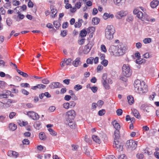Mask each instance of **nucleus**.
<instances>
[{
	"instance_id": "25",
	"label": "nucleus",
	"mask_w": 159,
	"mask_h": 159,
	"mask_svg": "<svg viewBox=\"0 0 159 159\" xmlns=\"http://www.w3.org/2000/svg\"><path fill=\"white\" fill-rule=\"evenodd\" d=\"M34 127L37 129H39L41 126V123L39 121H36L34 124Z\"/></svg>"
},
{
	"instance_id": "60",
	"label": "nucleus",
	"mask_w": 159,
	"mask_h": 159,
	"mask_svg": "<svg viewBox=\"0 0 159 159\" xmlns=\"http://www.w3.org/2000/svg\"><path fill=\"white\" fill-rule=\"evenodd\" d=\"M103 104L104 102L101 100H100L98 101L97 105L99 107H102Z\"/></svg>"
},
{
	"instance_id": "62",
	"label": "nucleus",
	"mask_w": 159,
	"mask_h": 159,
	"mask_svg": "<svg viewBox=\"0 0 159 159\" xmlns=\"http://www.w3.org/2000/svg\"><path fill=\"white\" fill-rule=\"evenodd\" d=\"M71 98V96L66 95L64 97V99L66 101H68L70 100Z\"/></svg>"
},
{
	"instance_id": "36",
	"label": "nucleus",
	"mask_w": 159,
	"mask_h": 159,
	"mask_svg": "<svg viewBox=\"0 0 159 159\" xmlns=\"http://www.w3.org/2000/svg\"><path fill=\"white\" fill-rule=\"evenodd\" d=\"M12 21L10 18H8L7 19L6 22L8 25L10 26L12 23Z\"/></svg>"
},
{
	"instance_id": "42",
	"label": "nucleus",
	"mask_w": 159,
	"mask_h": 159,
	"mask_svg": "<svg viewBox=\"0 0 159 159\" xmlns=\"http://www.w3.org/2000/svg\"><path fill=\"white\" fill-rule=\"evenodd\" d=\"M106 111L104 109H102L100 110L98 112V114L100 116L104 115Z\"/></svg>"
},
{
	"instance_id": "40",
	"label": "nucleus",
	"mask_w": 159,
	"mask_h": 159,
	"mask_svg": "<svg viewBox=\"0 0 159 159\" xmlns=\"http://www.w3.org/2000/svg\"><path fill=\"white\" fill-rule=\"evenodd\" d=\"M151 42V39L150 38L144 39L143 40V42L145 44L149 43Z\"/></svg>"
},
{
	"instance_id": "24",
	"label": "nucleus",
	"mask_w": 159,
	"mask_h": 159,
	"mask_svg": "<svg viewBox=\"0 0 159 159\" xmlns=\"http://www.w3.org/2000/svg\"><path fill=\"white\" fill-rule=\"evenodd\" d=\"M50 8L51 9V13L52 14V17L54 18L56 16L57 11L56 9L53 8L52 7H50Z\"/></svg>"
},
{
	"instance_id": "53",
	"label": "nucleus",
	"mask_w": 159,
	"mask_h": 159,
	"mask_svg": "<svg viewBox=\"0 0 159 159\" xmlns=\"http://www.w3.org/2000/svg\"><path fill=\"white\" fill-rule=\"evenodd\" d=\"M82 25V24L80 23V22H79L78 21V22H76L75 24V28H80V27Z\"/></svg>"
},
{
	"instance_id": "64",
	"label": "nucleus",
	"mask_w": 159,
	"mask_h": 159,
	"mask_svg": "<svg viewBox=\"0 0 159 159\" xmlns=\"http://www.w3.org/2000/svg\"><path fill=\"white\" fill-rule=\"evenodd\" d=\"M119 159H126V157L124 154L120 155L119 157Z\"/></svg>"
},
{
	"instance_id": "20",
	"label": "nucleus",
	"mask_w": 159,
	"mask_h": 159,
	"mask_svg": "<svg viewBox=\"0 0 159 159\" xmlns=\"http://www.w3.org/2000/svg\"><path fill=\"white\" fill-rule=\"evenodd\" d=\"M113 1L115 4L120 6L124 4L126 0H113Z\"/></svg>"
},
{
	"instance_id": "19",
	"label": "nucleus",
	"mask_w": 159,
	"mask_h": 159,
	"mask_svg": "<svg viewBox=\"0 0 159 159\" xmlns=\"http://www.w3.org/2000/svg\"><path fill=\"white\" fill-rule=\"evenodd\" d=\"M80 57L77 58L75 60L73 61V65L75 67H77L81 64V62L80 61Z\"/></svg>"
},
{
	"instance_id": "7",
	"label": "nucleus",
	"mask_w": 159,
	"mask_h": 159,
	"mask_svg": "<svg viewBox=\"0 0 159 159\" xmlns=\"http://www.w3.org/2000/svg\"><path fill=\"white\" fill-rule=\"evenodd\" d=\"M126 145L128 148L131 150H134L137 146V142L132 139L127 140L126 142Z\"/></svg>"
},
{
	"instance_id": "44",
	"label": "nucleus",
	"mask_w": 159,
	"mask_h": 159,
	"mask_svg": "<svg viewBox=\"0 0 159 159\" xmlns=\"http://www.w3.org/2000/svg\"><path fill=\"white\" fill-rule=\"evenodd\" d=\"M90 88L91 89L92 92L95 93L98 90V88L96 86L90 87Z\"/></svg>"
},
{
	"instance_id": "30",
	"label": "nucleus",
	"mask_w": 159,
	"mask_h": 159,
	"mask_svg": "<svg viewBox=\"0 0 159 159\" xmlns=\"http://www.w3.org/2000/svg\"><path fill=\"white\" fill-rule=\"evenodd\" d=\"M39 137L40 139L42 140H45L46 138L45 134L43 132H40L39 134Z\"/></svg>"
},
{
	"instance_id": "17",
	"label": "nucleus",
	"mask_w": 159,
	"mask_h": 159,
	"mask_svg": "<svg viewBox=\"0 0 159 159\" xmlns=\"http://www.w3.org/2000/svg\"><path fill=\"white\" fill-rule=\"evenodd\" d=\"M112 123L113 126L116 130L120 129V126L117 121H116V120H114L112 121Z\"/></svg>"
},
{
	"instance_id": "33",
	"label": "nucleus",
	"mask_w": 159,
	"mask_h": 159,
	"mask_svg": "<svg viewBox=\"0 0 159 159\" xmlns=\"http://www.w3.org/2000/svg\"><path fill=\"white\" fill-rule=\"evenodd\" d=\"M16 71L20 75H22L24 77H28V74L25 72H24L22 71H21L20 70L17 69Z\"/></svg>"
},
{
	"instance_id": "16",
	"label": "nucleus",
	"mask_w": 159,
	"mask_h": 159,
	"mask_svg": "<svg viewBox=\"0 0 159 159\" xmlns=\"http://www.w3.org/2000/svg\"><path fill=\"white\" fill-rule=\"evenodd\" d=\"M65 123L71 128H74L76 126V124L74 122V120H71V121H68L66 120Z\"/></svg>"
},
{
	"instance_id": "21",
	"label": "nucleus",
	"mask_w": 159,
	"mask_h": 159,
	"mask_svg": "<svg viewBox=\"0 0 159 159\" xmlns=\"http://www.w3.org/2000/svg\"><path fill=\"white\" fill-rule=\"evenodd\" d=\"M92 138L93 140L97 143L100 144L101 143V140L98 136L93 135L92 136Z\"/></svg>"
},
{
	"instance_id": "32",
	"label": "nucleus",
	"mask_w": 159,
	"mask_h": 159,
	"mask_svg": "<svg viewBox=\"0 0 159 159\" xmlns=\"http://www.w3.org/2000/svg\"><path fill=\"white\" fill-rule=\"evenodd\" d=\"M87 34V32L85 29L81 30L80 33V35L82 37H84L86 36Z\"/></svg>"
},
{
	"instance_id": "26",
	"label": "nucleus",
	"mask_w": 159,
	"mask_h": 159,
	"mask_svg": "<svg viewBox=\"0 0 159 159\" xmlns=\"http://www.w3.org/2000/svg\"><path fill=\"white\" fill-rule=\"evenodd\" d=\"M91 48V47H89V44H87L84 47V52L85 54L88 53L90 51Z\"/></svg>"
},
{
	"instance_id": "43",
	"label": "nucleus",
	"mask_w": 159,
	"mask_h": 159,
	"mask_svg": "<svg viewBox=\"0 0 159 159\" xmlns=\"http://www.w3.org/2000/svg\"><path fill=\"white\" fill-rule=\"evenodd\" d=\"M72 60L71 58H68L66 60L65 63L66 65H70Z\"/></svg>"
},
{
	"instance_id": "2",
	"label": "nucleus",
	"mask_w": 159,
	"mask_h": 159,
	"mask_svg": "<svg viewBox=\"0 0 159 159\" xmlns=\"http://www.w3.org/2000/svg\"><path fill=\"white\" fill-rule=\"evenodd\" d=\"M115 32V28L113 25L107 26L105 30V36L107 39L111 40L113 38V35Z\"/></svg>"
},
{
	"instance_id": "50",
	"label": "nucleus",
	"mask_w": 159,
	"mask_h": 159,
	"mask_svg": "<svg viewBox=\"0 0 159 159\" xmlns=\"http://www.w3.org/2000/svg\"><path fill=\"white\" fill-rule=\"evenodd\" d=\"M20 86L22 87H30V85L29 84L27 83H22L21 84Z\"/></svg>"
},
{
	"instance_id": "47",
	"label": "nucleus",
	"mask_w": 159,
	"mask_h": 159,
	"mask_svg": "<svg viewBox=\"0 0 159 159\" xmlns=\"http://www.w3.org/2000/svg\"><path fill=\"white\" fill-rule=\"evenodd\" d=\"M63 107L66 109H68L69 107V104L68 102L64 103L63 105Z\"/></svg>"
},
{
	"instance_id": "31",
	"label": "nucleus",
	"mask_w": 159,
	"mask_h": 159,
	"mask_svg": "<svg viewBox=\"0 0 159 159\" xmlns=\"http://www.w3.org/2000/svg\"><path fill=\"white\" fill-rule=\"evenodd\" d=\"M99 21V19L97 17L93 18L92 20V23H93L94 25L98 24Z\"/></svg>"
},
{
	"instance_id": "5",
	"label": "nucleus",
	"mask_w": 159,
	"mask_h": 159,
	"mask_svg": "<svg viewBox=\"0 0 159 159\" xmlns=\"http://www.w3.org/2000/svg\"><path fill=\"white\" fill-rule=\"evenodd\" d=\"M76 114L75 111L74 110H71L66 112V120L68 121L74 120Z\"/></svg>"
},
{
	"instance_id": "8",
	"label": "nucleus",
	"mask_w": 159,
	"mask_h": 159,
	"mask_svg": "<svg viewBox=\"0 0 159 159\" xmlns=\"http://www.w3.org/2000/svg\"><path fill=\"white\" fill-rule=\"evenodd\" d=\"M27 115L34 120H37L39 118V115L33 111H29L27 112Z\"/></svg>"
},
{
	"instance_id": "6",
	"label": "nucleus",
	"mask_w": 159,
	"mask_h": 159,
	"mask_svg": "<svg viewBox=\"0 0 159 159\" xmlns=\"http://www.w3.org/2000/svg\"><path fill=\"white\" fill-rule=\"evenodd\" d=\"M118 48L117 49L116 56H119L124 54L127 50V48L126 46L124 44L119 45L117 46Z\"/></svg>"
},
{
	"instance_id": "59",
	"label": "nucleus",
	"mask_w": 159,
	"mask_h": 159,
	"mask_svg": "<svg viewBox=\"0 0 159 159\" xmlns=\"http://www.w3.org/2000/svg\"><path fill=\"white\" fill-rule=\"evenodd\" d=\"M137 157L139 159H142L144 157V155L143 154H138L137 155Z\"/></svg>"
},
{
	"instance_id": "46",
	"label": "nucleus",
	"mask_w": 159,
	"mask_h": 159,
	"mask_svg": "<svg viewBox=\"0 0 159 159\" xmlns=\"http://www.w3.org/2000/svg\"><path fill=\"white\" fill-rule=\"evenodd\" d=\"M123 111L121 109H118L116 111V113L118 116H121L122 115Z\"/></svg>"
},
{
	"instance_id": "37",
	"label": "nucleus",
	"mask_w": 159,
	"mask_h": 159,
	"mask_svg": "<svg viewBox=\"0 0 159 159\" xmlns=\"http://www.w3.org/2000/svg\"><path fill=\"white\" fill-rule=\"evenodd\" d=\"M94 60V58L93 57H90L88 58L87 61L86 62L88 64H92L93 63V61Z\"/></svg>"
},
{
	"instance_id": "22",
	"label": "nucleus",
	"mask_w": 159,
	"mask_h": 159,
	"mask_svg": "<svg viewBox=\"0 0 159 159\" xmlns=\"http://www.w3.org/2000/svg\"><path fill=\"white\" fill-rule=\"evenodd\" d=\"M158 1L157 0H153L150 3V6L152 8H156L158 5Z\"/></svg>"
},
{
	"instance_id": "18",
	"label": "nucleus",
	"mask_w": 159,
	"mask_h": 159,
	"mask_svg": "<svg viewBox=\"0 0 159 159\" xmlns=\"http://www.w3.org/2000/svg\"><path fill=\"white\" fill-rule=\"evenodd\" d=\"M46 87V86L42 84H38L36 86H32L31 88V89L34 90H36L38 89H40L41 88L44 89Z\"/></svg>"
},
{
	"instance_id": "41",
	"label": "nucleus",
	"mask_w": 159,
	"mask_h": 159,
	"mask_svg": "<svg viewBox=\"0 0 159 159\" xmlns=\"http://www.w3.org/2000/svg\"><path fill=\"white\" fill-rule=\"evenodd\" d=\"M17 13L18 14L17 17L19 18L20 19H23L24 17L25 16L23 14H21L20 13L19 11H18Z\"/></svg>"
},
{
	"instance_id": "51",
	"label": "nucleus",
	"mask_w": 159,
	"mask_h": 159,
	"mask_svg": "<svg viewBox=\"0 0 159 159\" xmlns=\"http://www.w3.org/2000/svg\"><path fill=\"white\" fill-rule=\"evenodd\" d=\"M16 114V113L15 112H11L10 113L9 117L10 119H12Z\"/></svg>"
},
{
	"instance_id": "54",
	"label": "nucleus",
	"mask_w": 159,
	"mask_h": 159,
	"mask_svg": "<svg viewBox=\"0 0 159 159\" xmlns=\"http://www.w3.org/2000/svg\"><path fill=\"white\" fill-rule=\"evenodd\" d=\"M56 109V107L55 106H52L49 107L48 110L50 112H52Z\"/></svg>"
},
{
	"instance_id": "10",
	"label": "nucleus",
	"mask_w": 159,
	"mask_h": 159,
	"mask_svg": "<svg viewBox=\"0 0 159 159\" xmlns=\"http://www.w3.org/2000/svg\"><path fill=\"white\" fill-rule=\"evenodd\" d=\"M118 48V47H117V46L111 45L110 47L109 51L111 55L116 56L117 55V52Z\"/></svg>"
},
{
	"instance_id": "61",
	"label": "nucleus",
	"mask_w": 159,
	"mask_h": 159,
	"mask_svg": "<svg viewBox=\"0 0 159 159\" xmlns=\"http://www.w3.org/2000/svg\"><path fill=\"white\" fill-rule=\"evenodd\" d=\"M42 83L44 84H48L49 83V81L47 79H44L42 80Z\"/></svg>"
},
{
	"instance_id": "12",
	"label": "nucleus",
	"mask_w": 159,
	"mask_h": 159,
	"mask_svg": "<svg viewBox=\"0 0 159 159\" xmlns=\"http://www.w3.org/2000/svg\"><path fill=\"white\" fill-rule=\"evenodd\" d=\"M128 13V12L127 11L124 10H121L118 11L117 13V15H118L117 18L119 19H120L122 17L126 16Z\"/></svg>"
},
{
	"instance_id": "13",
	"label": "nucleus",
	"mask_w": 159,
	"mask_h": 159,
	"mask_svg": "<svg viewBox=\"0 0 159 159\" xmlns=\"http://www.w3.org/2000/svg\"><path fill=\"white\" fill-rule=\"evenodd\" d=\"M102 17L104 20H107L110 18L111 19L114 18V16L113 14L106 12L104 13Z\"/></svg>"
},
{
	"instance_id": "45",
	"label": "nucleus",
	"mask_w": 159,
	"mask_h": 159,
	"mask_svg": "<svg viewBox=\"0 0 159 159\" xmlns=\"http://www.w3.org/2000/svg\"><path fill=\"white\" fill-rule=\"evenodd\" d=\"M108 61L107 60H103L101 62L102 65H103L104 66H106L108 64Z\"/></svg>"
},
{
	"instance_id": "57",
	"label": "nucleus",
	"mask_w": 159,
	"mask_h": 159,
	"mask_svg": "<svg viewBox=\"0 0 159 159\" xmlns=\"http://www.w3.org/2000/svg\"><path fill=\"white\" fill-rule=\"evenodd\" d=\"M6 12V11L2 7L0 8V13L2 15H5Z\"/></svg>"
},
{
	"instance_id": "34",
	"label": "nucleus",
	"mask_w": 159,
	"mask_h": 159,
	"mask_svg": "<svg viewBox=\"0 0 159 159\" xmlns=\"http://www.w3.org/2000/svg\"><path fill=\"white\" fill-rule=\"evenodd\" d=\"M48 130L51 134L54 136L56 135L57 133L55 132L52 129L49 128L48 129Z\"/></svg>"
},
{
	"instance_id": "48",
	"label": "nucleus",
	"mask_w": 159,
	"mask_h": 159,
	"mask_svg": "<svg viewBox=\"0 0 159 159\" xmlns=\"http://www.w3.org/2000/svg\"><path fill=\"white\" fill-rule=\"evenodd\" d=\"M101 49L102 51L104 52H107V49L106 46H105V45L103 44H102L101 45Z\"/></svg>"
},
{
	"instance_id": "9",
	"label": "nucleus",
	"mask_w": 159,
	"mask_h": 159,
	"mask_svg": "<svg viewBox=\"0 0 159 159\" xmlns=\"http://www.w3.org/2000/svg\"><path fill=\"white\" fill-rule=\"evenodd\" d=\"M114 147L118 149V151H122L123 150V147L121 143L120 142L119 140L116 139H114Z\"/></svg>"
},
{
	"instance_id": "28",
	"label": "nucleus",
	"mask_w": 159,
	"mask_h": 159,
	"mask_svg": "<svg viewBox=\"0 0 159 159\" xmlns=\"http://www.w3.org/2000/svg\"><path fill=\"white\" fill-rule=\"evenodd\" d=\"M120 130H116L114 131V135L115 136V139H118L120 137Z\"/></svg>"
},
{
	"instance_id": "55",
	"label": "nucleus",
	"mask_w": 159,
	"mask_h": 159,
	"mask_svg": "<svg viewBox=\"0 0 159 159\" xmlns=\"http://www.w3.org/2000/svg\"><path fill=\"white\" fill-rule=\"evenodd\" d=\"M81 6V3L80 2H77L75 3V7L77 9H79Z\"/></svg>"
},
{
	"instance_id": "27",
	"label": "nucleus",
	"mask_w": 159,
	"mask_h": 159,
	"mask_svg": "<svg viewBox=\"0 0 159 159\" xmlns=\"http://www.w3.org/2000/svg\"><path fill=\"white\" fill-rule=\"evenodd\" d=\"M127 98L128 103L130 105L132 104L134 102V98L132 96L129 95L127 97Z\"/></svg>"
},
{
	"instance_id": "3",
	"label": "nucleus",
	"mask_w": 159,
	"mask_h": 159,
	"mask_svg": "<svg viewBox=\"0 0 159 159\" xmlns=\"http://www.w3.org/2000/svg\"><path fill=\"white\" fill-rule=\"evenodd\" d=\"M133 12L134 14L136 15L137 17L141 20L144 21L145 20L147 21H150V17L147 15L143 14L142 12L139 11L137 8H135Z\"/></svg>"
},
{
	"instance_id": "63",
	"label": "nucleus",
	"mask_w": 159,
	"mask_h": 159,
	"mask_svg": "<svg viewBox=\"0 0 159 159\" xmlns=\"http://www.w3.org/2000/svg\"><path fill=\"white\" fill-rule=\"evenodd\" d=\"M20 4V2L18 1L14 0L13 1V5L14 6H17Z\"/></svg>"
},
{
	"instance_id": "38",
	"label": "nucleus",
	"mask_w": 159,
	"mask_h": 159,
	"mask_svg": "<svg viewBox=\"0 0 159 159\" xmlns=\"http://www.w3.org/2000/svg\"><path fill=\"white\" fill-rule=\"evenodd\" d=\"M82 88V86L81 85L79 84H77L75 85L74 87V89L76 91H78Z\"/></svg>"
},
{
	"instance_id": "4",
	"label": "nucleus",
	"mask_w": 159,
	"mask_h": 159,
	"mask_svg": "<svg viewBox=\"0 0 159 159\" xmlns=\"http://www.w3.org/2000/svg\"><path fill=\"white\" fill-rule=\"evenodd\" d=\"M123 74L125 77H129L131 75L130 67L128 64H124L122 68Z\"/></svg>"
},
{
	"instance_id": "35",
	"label": "nucleus",
	"mask_w": 159,
	"mask_h": 159,
	"mask_svg": "<svg viewBox=\"0 0 159 159\" xmlns=\"http://www.w3.org/2000/svg\"><path fill=\"white\" fill-rule=\"evenodd\" d=\"M4 7L7 9L10 8L11 7V5L10 2H7L5 3L3 5Z\"/></svg>"
},
{
	"instance_id": "23",
	"label": "nucleus",
	"mask_w": 159,
	"mask_h": 159,
	"mask_svg": "<svg viewBox=\"0 0 159 159\" xmlns=\"http://www.w3.org/2000/svg\"><path fill=\"white\" fill-rule=\"evenodd\" d=\"M132 111L133 114L136 118H139L140 117V116L139 115V112L137 110L134 109L132 110Z\"/></svg>"
},
{
	"instance_id": "56",
	"label": "nucleus",
	"mask_w": 159,
	"mask_h": 159,
	"mask_svg": "<svg viewBox=\"0 0 159 159\" xmlns=\"http://www.w3.org/2000/svg\"><path fill=\"white\" fill-rule=\"evenodd\" d=\"M135 46L137 48L139 49L141 48L142 44L140 42H138L136 43Z\"/></svg>"
},
{
	"instance_id": "14",
	"label": "nucleus",
	"mask_w": 159,
	"mask_h": 159,
	"mask_svg": "<svg viewBox=\"0 0 159 159\" xmlns=\"http://www.w3.org/2000/svg\"><path fill=\"white\" fill-rule=\"evenodd\" d=\"M7 155L10 157L16 158L18 156V152L14 151H9L8 152Z\"/></svg>"
},
{
	"instance_id": "52",
	"label": "nucleus",
	"mask_w": 159,
	"mask_h": 159,
	"mask_svg": "<svg viewBox=\"0 0 159 159\" xmlns=\"http://www.w3.org/2000/svg\"><path fill=\"white\" fill-rule=\"evenodd\" d=\"M69 107H74L76 105V103L74 101H71L69 103Z\"/></svg>"
},
{
	"instance_id": "49",
	"label": "nucleus",
	"mask_w": 159,
	"mask_h": 159,
	"mask_svg": "<svg viewBox=\"0 0 159 159\" xmlns=\"http://www.w3.org/2000/svg\"><path fill=\"white\" fill-rule=\"evenodd\" d=\"M22 143L23 144H29L30 143L29 140L27 139H25L22 141Z\"/></svg>"
},
{
	"instance_id": "11",
	"label": "nucleus",
	"mask_w": 159,
	"mask_h": 159,
	"mask_svg": "<svg viewBox=\"0 0 159 159\" xmlns=\"http://www.w3.org/2000/svg\"><path fill=\"white\" fill-rule=\"evenodd\" d=\"M102 82L103 87L106 89H110V86L107 83V76L105 74H103V75Z\"/></svg>"
},
{
	"instance_id": "39",
	"label": "nucleus",
	"mask_w": 159,
	"mask_h": 159,
	"mask_svg": "<svg viewBox=\"0 0 159 159\" xmlns=\"http://www.w3.org/2000/svg\"><path fill=\"white\" fill-rule=\"evenodd\" d=\"M53 25L56 28H58L60 26V24L59 22L57 21H55L53 22Z\"/></svg>"
},
{
	"instance_id": "29",
	"label": "nucleus",
	"mask_w": 159,
	"mask_h": 159,
	"mask_svg": "<svg viewBox=\"0 0 159 159\" xmlns=\"http://www.w3.org/2000/svg\"><path fill=\"white\" fill-rule=\"evenodd\" d=\"M9 128L12 131H14L17 128V126L14 124L11 123L9 125Z\"/></svg>"
},
{
	"instance_id": "15",
	"label": "nucleus",
	"mask_w": 159,
	"mask_h": 159,
	"mask_svg": "<svg viewBox=\"0 0 159 159\" xmlns=\"http://www.w3.org/2000/svg\"><path fill=\"white\" fill-rule=\"evenodd\" d=\"M50 88L52 89L59 88L60 87V83L58 82H52L49 85Z\"/></svg>"
},
{
	"instance_id": "58",
	"label": "nucleus",
	"mask_w": 159,
	"mask_h": 159,
	"mask_svg": "<svg viewBox=\"0 0 159 159\" xmlns=\"http://www.w3.org/2000/svg\"><path fill=\"white\" fill-rule=\"evenodd\" d=\"M33 2L31 1V0H29V1L28 3V6L30 8L32 7H33Z\"/></svg>"
},
{
	"instance_id": "1",
	"label": "nucleus",
	"mask_w": 159,
	"mask_h": 159,
	"mask_svg": "<svg viewBox=\"0 0 159 159\" xmlns=\"http://www.w3.org/2000/svg\"><path fill=\"white\" fill-rule=\"evenodd\" d=\"M134 85L135 91L140 94H143L148 91L147 85L144 81L137 80L134 81Z\"/></svg>"
}]
</instances>
